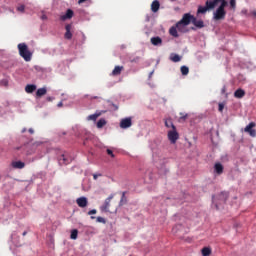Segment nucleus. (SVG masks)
I'll return each instance as SVG.
<instances>
[{
  "mask_svg": "<svg viewBox=\"0 0 256 256\" xmlns=\"http://www.w3.org/2000/svg\"><path fill=\"white\" fill-rule=\"evenodd\" d=\"M220 3V5L218 6V8L220 9H225V7H227V5H229V2H227V0H207L205 2V6H199L198 10H197V15H203L205 13H207V11H212V9H215V6L218 5Z\"/></svg>",
  "mask_w": 256,
  "mask_h": 256,
  "instance_id": "nucleus-1",
  "label": "nucleus"
},
{
  "mask_svg": "<svg viewBox=\"0 0 256 256\" xmlns=\"http://www.w3.org/2000/svg\"><path fill=\"white\" fill-rule=\"evenodd\" d=\"M195 16L190 13H186L183 15L182 19L176 23V27L180 33H187V25L193 23V19Z\"/></svg>",
  "mask_w": 256,
  "mask_h": 256,
  "instance_id": "nucleus-2",
  "label": "nucleus"
},
{
  "mask_svg": "<svg viewBox=\"0 0 256 256\" xmlns=\"http://www.w3.org/2000/svg\"><path fill=\"white\" fill-rule=\"evenodd\" d=\"M18 50L20 57H23L24 61H31V57L33 54L31 53V51H29V47H27V44H18Z\"/></svg>",
  "mask_w": 256,
  "mask_h": 256,
  "instance_id": "nucleus-3",
  "label": "nucleus"
},
{
  "mask_svg": "<svg viewBox=\"0 0 256 256\" xmlns=\"http://www.w3.org/2000/svg\"><path fill=\"white\" fill-rule=\"evenodd\" d=\"M227 199H229V193L222 192L218 196L213 197L212 201H213L216 209H219V205H223V203H226Z\"/></svg>",
  "mask_w": 256,
  "mask_h": 256,
  "instance_id": "nucleus-4",
  "label": "nucleus"
},
{
  "mask_svg": "<svg viewBox=\"0 0 256 256\" xmlns=\"http://www.w3.org/2000/svg\"><path fill=\"white\" fill-rule=\"evenodd\" d=\"M227 16V11L223 8H217L216 11L213 13L214 21H223Z\"/></svg>",
  "mask_w": 256,
  "mask_h": 256,
  "instance_id": "nucleus-5",
  "label": "nucleus"
},
{
  "mask_svg": "<svg viewBox=\"0 0 256 256\" xmlns=\"http://www.w3.org/2000/svg\"><path fill=\"white\" fill-rule=\"evenodd\" d=\"M168 139L172 145H175L179 139V132H177V128L168 131Z\"/></svg>",
  "mask_w": 256,
  "mask_h": 256,
  "instance_id": "nucleus-6",
  "label": "nucleus"
},
{
  "mask_svg": "<svg viewBox=\"0 0 256 256\" xmlns=\"http://www.w3.org/2000/svg\"><path fill=\"white\" fill-rule=\"evenodd\" d=\"M115 197V195L111 194L108 198L105 199L103 205L100 207V211L104 213H109V208L111 207V200Z\"/></svg>",
  "mask_w": 256,
  "mask_h": 256,
  "instance_id": "nucleus-7",
  "label": "nucleus"
},
{
  "mask_svg": "<svg viewBox=\"0 0 256 256\" xmlns=\"http://www.w3.org/2000/svg\"><path fill=\"white\" fill-rule=\"evenodd\" d=\"M254 127H256L255 122H250L245 128H244V132L248 133V135H250V137H256V130L253 129Z\"/></svg>",
  "mask_w": 256,
  "mask_h": 256,
  "instance_id": "nucleus-8",
  "label": "nucleus"
},
{
  "mask_svg": "<svg viewBox=\"0 0 256 256\" xmlns=\"http://www.w3.org/2000/svg\"><path fill=\"white\" fill-rule=\"evenodd\" d=\"M133 125V121L131 120V117L123 118L120 121V128L121 129H129Z\"/></svg>",
  "mask_w": 256,
  "mask_h": 256,
  "instance_id": "nucleus-9",
  "label": "nucleus"
},
{
  "mask_svg": "<svg viewBox=\"0 0 256 256\" xmlns=\"http://www.w3.org/2000/svg\"><path fill=\"white\" fill-rule=\"evenodd\" d=\"M150 43H152L154 47H161V45H163V39H161L159 36L152 37L150 39Z\"/></svg>",
  "mask_w": 256,
  "mask_h": 256,
  "instance_id": "nucleus-10",
  "label": "nucleus"
},
{
  "mask_svg": "<svg viewBox=\"0 0 256 256\" xmlns=\"http://www.w3.org/2000/svg\"><path fill=\"white\" fill-rule=\"evenodd\" d=\"M76 203L78 207H82V208H85L87 207V205H89V201L87 200L86 197L77 198Z\"/></svg>",
  "mask_w": 256,
  "mask_h": 256,
  "instance_id": "nucleus-11",
  "label": "nucleus"
},
{
  "mask_svg": "<svg viewBox=\"0 0 256 256\" xmlns=\"http://www.w3.org/2000/svg\"><path fill=\"white\" fill-rule=\"evenodd\" d=\"M65 29H66V32L64 34V38L68 39V40L73 39V33H71L72 25L71 24H67L65 26Z\"/></svg>",
  "mask_w": 256,
  "mask_h": 256,
  "instance_id": "nucleus-12",
  "label": "nucleus"
},
{
  "mask_svg": "<svg viewBox=\"0 0 256 256\" xmlns=\"http://www.w3.org/2000/svg\"><path fill=\"white\" fill-rule=\"evenodd\" d=\"M160 7H161V3H159L158 0H154L151 4L152 13H157V11H159Z\"/></svg>",
  "mask_w": 256,
  "mask_h": 256,
  "instance_id": "nucleus-13",
  "label": "nucleus"
},
{
  "mask_svg": "<svg viewBox=\"0 0 256 256\" xmlns=\"http://www.w3.org/2000/svg\"><path fill=\"white\" fill-rule=\"evenodd\" d=\"M192 23L198 29H203V27H205V23L203 22V20H197L196 17L193 18Z\"/></svg>",
  "mask_w": 256,
  "mask_h": 256,
  "instance_id": "nucleus-14",
  "label": "nucleus"
},
{
  "mask_svg": "<svg viewBox=\"0 0 256 256\" xmlns=\"http://www.w3.org/2000/svg\"><path fill=\"white\" fill-rule=\"evenodd\" d=\"M59 163L61 165H69V163H71V158H67L65 154H62L59 158Z\"/></svg>",
  "mask_w": 256,
  "mask_h": 256,
  "instance_id": "nucleus-15",
  "label": "nucleus"
},
{
  "mask_svg": "<svg viewBox=\"0 0 256 256\" xmlns=\"http://www.w3.org/2000/svg\"><path fill=\"white\" fill-rule=\"evenodd\" d=\"M234 97L236 99H243L245 97V90L239 88L234 92Z\"/></svg>",
  "mask_w": 256,
  "mask_h": 256,
  "instance_id": "nucleus-16",
  "label": "nucleus"
},
{
  "mask_svg": "<svg viewBox=\"0 0 256 256\" xmlns=\"http://www.w3.org/2000/svg\"><path fill=\"white\" fill-rule=\"evenodd\" d=\"M72 18H73V10L71 9H68L66 11V14L60 17L61 21H66V19H72Z\"/></svg>",
  "mask_w": 256,
  "mask_h": 256,
  "instance_id": "nucleus-17",
  "label": "nucleus"
},
{
  "mask_svg": "<svg viewBox=\"0 0 256 256\" xmlns=\"http://www.w3.org/2000/svg\"><path fill=\"white\" fill-rule=\"evenodd\" d=\"M13 169H24L25 168V162L21 161H14L12 162Z\"/></svg>",
  "mask_w": 256,
  "mask_h": 256,
  "instance_id": "nucleus-18",
  "label": "nucleus"
},
{
  "mask_svg": "<svg viewBox=\"0 0 256 256\" xmlns=\"http://www.w3.org/2000/svg\"><path fill=\"white\" fill-rule=\"evenodd\" d=\"M223 169H224L223 164L219 162L214 165V170H215V173H217V175H222Z\"/></svg>",
  "mask_w": 256,
  "mask_h": 256,
  "instance_id": "nucleus-19",
  "label": "nucleus"
},
{
  "mask_svg": "<svg viewBox=\"0 0 256 256\" xmlns=\"http://www.w3.org/2000/svg\"><path fill=\"white\" fill-rule=\"evenodd\" d=\"M26 93H34V91H37V85L35 84H28L25 87Z\"/></svg>",
  "mask_w": 256,
  "mask_h": 256,
  "instance_id": "nucleus-20",
  "label": "nucleus"
},
{
  "mask_svg": "<svg viewBox=\"0 0 256 256\" xmlns=\"http://www.w3.org/2000/svg\"><path fill=\"white\" fill-rule=\"evenodd\" d=\"M177 30L179 31V28H177V26H172L170 29H169V34L172 36V37H179V33L177 32Z\"/></svg>",
  "mask_w": 256,
  "mask_h": 256,
  "instance_id": "nucleus-21",
  "label": "nucleus"
},
{
  "mask_svg": "<svg viewBox=\"0 0 256 256\" xmlns=\"http://www.w3.org/2000/svg\"><path fill=\"white\" fill-rule=\"evenodd\" d=\"M165 127H167V129H171L172 128V130L173 129H177L175 127V124H173V120H171V118H168V119L165 120Z\"/></svg>",
  "mask_w": 256,
  "mask_h": 256,
  "instance_id": "nucleus-22",
  "label": "nucleus"
},
{
  "mask_svg": "<svg viewBox=\"0 0 256 256\" xmlns=\"http://www.w3.org/2000/svg\"><path fill=\"white\" fill-rule=\"evenodd\" d=\"M43 95H47V88H39L36 91V97H43Z\"/></svg>",
  "mask_w": 256,
  "mask_h": 256,
  "instance_id": "nucleus-23",
  "label": "nucleus"
},
{
  "mask_svg": "<svg viewBox=\"0 0 256 256\" xmlns=\"http://www.w3.org/2000/svg\"><path fill=\"white\" fill-rule=\"evenodd\" d=\"M121 71H123V66H115V68L112 71V75H121Z\"/></svg>",
  "mask_w": 256,
  "mask_h": 256,
  "instance_id": "nucleus-24",
  "label": "nucleus"
},
{
  "mask_svg": "<svg viewBox=\"0 0 256 256\" xmlns=\"http://www.w3.org/2000/svg\"><path fill=\"white\" fill-rule=\"evenodd\" d=\"M105 125H107V120H105L104 118H101L96 124L98 129H103Z\"/></svg>",
  "mask_w": 256,
  "mask_h": 256,
  "instance_id": "nucleus-25",
  "label": "nucleus"
},
{
  "mask_svg": "<svg viewBox=\"0 0 256 256\" xmlns=\"http://www.w3.org/2000/svg\"><path fill=\"white\" fill-rule=\"evenodd\" d=\"M189 117L188 114H184L183 112L180 113V118L178 119L179 123H185L187 121V118Z\"/></svg>",
  "mask_w": 256,
  "mask_h": 256,
  "instance_id": "nucleus-26",
  "label": "nucleus"
},
{
  "mask_svg": "<svg viewBox=\"0 0 256 256\" xmlns=\"http://www.w3.org/2000/svg\"><path fill=\"white\" fill-rule=\"evenodd\" d=\"M126 193L127 192H122V196H121L120 203H119L120 206L126 205V203H127V196H125Z\"/></svg>",
  "mask_w": 256,
  "mask_h": 256,
  "instance_id": "nucleus-27",
  "label": "nucleus"
},
{
  "mask_svg": "<svg viewBox=\"0 0 256 256\" xmlns=\"http://www.w3.org/2000/svg\"><path fill=\"white\" fill-rule=\"evenodd\" d=\"M171 61H173V63H179V61H181V56H179V54H174L170 57Z\"/></svg>",
  "mask_w": 256,
  "mask_h": 256,
  "instance_id": "nucleus-28",
  "label": "nucleus"
},
{
  "mask_svg": "<svg viewBox=\"0 0 256 256\" xmlns=\"http://www.w3.org/2000/svg\"><path fill=\"white\" fill-rule=\"evenodd\" d=\"M201 252H202V255H203V256H209V255H211V248H209V247H204V248L201 250Z\"/></svg>",
  "mask_w": 256,
  "mask_h": 256,
  "instance_id": "nucleus-29",
  "label": "nucleus"
},
{
  "mask_svg": "<svg viewBox=\"0 0 256 256\" xmlns=\"http://www.w3.org/2000/svg\"><path fill=\"white\" fill-rule=\"evenodd\" d=\"M229 5L230 9H232V11H235L237 9V0H230Z\"/></svg>",
  "mask_w": 256,
  "mask_h": 256,
  "instance_id": "nucleus-30",
  "label": "nucleus"
},
{
  "mask_svg": "<svg viewBox=\"0 0 256 256\" xmlns=\"http://www.w3.org/2000/svg\"><path fill=\"white\" fill-rule=\"evenodd\" d=\"M180 71L182 75H189V67L187 66H181Z\"/></svg>",
  "mask_w": 256,
  "mask_h": 256,
  "instance_id": "nucleus-31",
  "label": "nucleus"
},
{
  "mask_svg": "<svg viewBox=\"0 0 256 256\" xmlns=\"http://www.w3.org/2000/svg\"><path fill=\"white\" fill-rule=\"evenodd\" d=\"M101 114H91L88 116V121H97L98 117L100 116Z\"/></svg>",
  "mask_w": 256,
  "mask_h": 256,
  "instance_id": "nucleus-32",
  "label": "nucleus"
},
{
  "mask_svg": "<svg viewBox=\"0 0 256 256\" xmlns=\"http://www.w3.org/2000/svg\"><path fill=\"white\" fill-rule=\"evenodd\" d=\"M225 109V104L224 103H219L218 104V111L220 113H223V110Z\"/></svg>",
  "mask_w": 256,
  "mask_h": 256,
  "instance_id": "nucleus-33",
  "label": "nucleus"
},
{
  "mask_svg": "<svg viewBox=\"0 0 256 256\" xmlns=\"http://www.w3.org/2000/svg\"><path fill=\"white\" fill-rule=\"evenodd\" d=\"M78 233L79 232L77 230H73L70 235L71 239H77Z\"/></svg>",
  "mask_w": 256,
  "mask_h": 256,
  "instance_id": "nucleus-34",
  "label": "nucleus"
},
{
  "mask_svg": "<svg viewBox=\"0 0 256 256\" xmlns=\"http://www.w3.org/2000/svg\"><path fill=\"white\" fill-rule=\"evenodd\" d=\"M17 11H20V13H24L25 12V5L18 6Z\"/></svg>",
  "mask_w": 256,
  "mask_h": 256,
  "instance_id": "nucleus-35",
  "label": "nucleus"
},
{
  "mask_svg": "<svg viewBox=\"0 0 256 256\" xmlns=\"http://www.w3.org/2000/svg\"><path fill=\"white\" fill-rule=\"evenodd\" d=\"M97 222L98 223H105V218L101 217V216H98L97 217Z\"/></svg>",
  "mask_w": 256,
  "mask_h": 256,
  "instance_id": "nucleus-36",
  "label": "nucleus"
},
{
  "mask_svg": "<svg viewBox=\"0 0 256 256\" xmlns=\"http://www.w3.org/2000/svg\"><path fill=\"white\" fill-rule=\"evenodd\" d=\"M107 154L110 155V157L114 158L115 154H113V150L107 149Z\"/></svg>",
  "mask_w": 256,
  "mask_h": 256,
  "instance_id": "nucleus-37",
  "label": "nucleus"
},
{
  "mask_svg": "<svg viewBox=\"0 0 256 256\" xmlns=\"http://www.w3.org/2000/svg\"><path fill=\"white\" fill-rule=\"evenodd\" d=\"M97 214V210L92 209L88 212V215H96Z\"/></svg>",
  "mask_w": 256,
  "mask_h": 256,
  "instance_id": "nucleus-38",
  "label": "nucleus"
},
{
  "mask_svg": "<svg viewBox=\"0 0 256 256\" xmlns=\"http://www.w3.org/2000/svg\"><path fill=\"white\" fill-rule=\"evenodd\" d=\"M98 177H101V174H93L94 181H97Z\"/></svg>",
  "mask_w": 256,
  "mask_h": 256,
  "instance_id": "nucleus-39",
  "label": "nucleus"
},
{
  "mask_svg": "<svg viewBox=\"0 0 256 256\" xmlns=\"http://www.w3.org/2000/svg\"><path fill=\"white\" fill-rule=\"evenodd\" d=\"M28 131H29V133H30L31 135H33V133H35V131L33 130V128H30Z\"/></svg>",
  "mask_w": 256,
  "mask_h": 256,
  "instance_id": "nucleus-40",
  "label": "nucleus"
},
{
  "mask_svg": "<svg viewBox=\"0 0 256 256\" xmlns=\"http://www.w3.org/2000/svg\"><path fill=\"white\" fill-rule=\"evenodd\" d=\"M47 101H53V97H47Z\"/></svg>",
  "mask_w": 256,
  "mask_h": 256,
  "instance_id": "nucleus-41",
  "label": "nucleus"
},
{
  "mask_svg": "<svg viewBox=\"0 0 256 256\" xmlns=\"http://www.w3.org/2000/svg\"><path fill=\"white\" fill-rule=\"evenodd\" d=\"M58 107H63V102L58 103Z\"/></svg>",
  "mask_w": 256,
  "mask_h": 256,
  "instance_id": "nucleus-42",
  "label": "nucleus"
},
{
  "mask_svg": "<svg viewBox=\"0 0 256 256\" xmlns=\"http://www.w3.org/2000/svg\"><path fill=\"white\" fill-rule=\"evenodd\" d=\"M22 235H23V237H25V235H27V231H24V232L22 233Z\"/></svg>",
  "mask_w": 256,
  "mask_h": 256,
  "instance_id": "nucleus-43",
  "label": "nucleus"
},
{
  "mask_svg": "<svg viewBox=\"0 0 256 256\" xmlns=\"http://www.w3.org/2000/svg\"><path fill=\"white\" fill-rule=\"evenodd\" d=\"M42 19H47V16H45V15H44V16H42Z\"/></svg>",
  "mask_w": 256,
  "mask_h": 256,
  "instance_id": "nucleus-44",
  "label": "nucleus"
},
{
  "mask_svg": "<svg viewBox=\"0 0 256 256\" xmlns=\"http://www.w3.org/2000/svg\"><path fill=\"white\" fill-rule=\"evenodd\" d=\"M25 131H27V129L24 128V129L22 130V133H25Z\"/></svg>",
  "mask_w": 256,
  "mask_h": 256,
  "instance_id": "nucleus-45",
  "label": "nucleus"
},
{
  "mask_svg": "<svg viewBox=\"0 0 256 256\" xmlns=\"http://www.w3.org/2000/svg\"><path fill=\"white\" fill-rule=\"evenodd\" d=\"M253 15H255V17H256V11L253 12Z\"/></svg>",
  "mask_w": 256,
  "mask_h": 256,
  "instance_id": "nucleus-46",
  "label": "nucleus"
},
{
  "mask_svg": "<svg viewBox=\"0 0 256 256\" xmlns=\"http://www.w3.org/2000/svg\"><path fill=\"white\" fill-rule=\"evenodd\" d=\"M242 13H247V10H245V11H242Z\"/></svg>",
  "mask_w": 256,
  "mask_h": 256,
  "instance_id": "nucleus-47",
  "label": "nucleus"
},
{
  "mask_svg": "<svg viewBox=\"0 0 256 256\" xmlns=\"http://www.w3.org/2000/svg\"><path fill=\"white\" fill-rule=\"evenodd\" d=\"M91 219H95V216H91Z\"/></svg>",
  "mask_w": 256,
  "mask_h": 256,
  "instance_id": "nucleus-48",
  "label": "nucleus"
}]
</instances>
